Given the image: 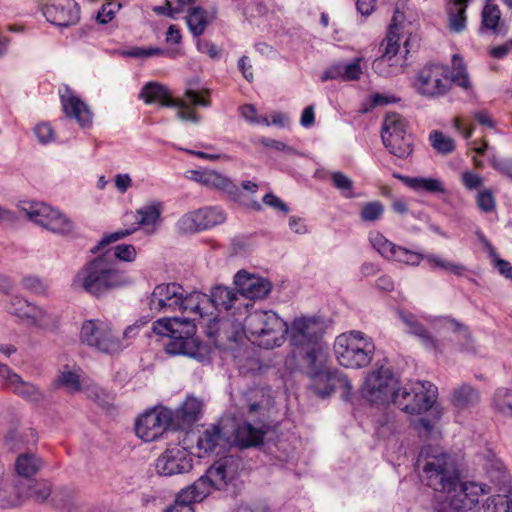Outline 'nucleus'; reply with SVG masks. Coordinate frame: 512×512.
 <instances>
[{
	"mask_svg": "<svg viewBox=\"0 0 512 512\" xmlns=\"http://www.w3.org/2000/svg\"><path fill=\"white\" fill-rule=\"evenodd\" d=\"M479 393L470 385H462L453 392L452 402L458 410H465L479 402Z\"/></svg>",
	"mask_w": 512,
	"mask_h": 512,
	"instance_id": "58836bf2",
	"label": "nucleus"
},
{
	"mask_svg": "<svg viewBox=\"0 0 512 512\" xmlns=\"http://www.w3.org/2000/svg\"><path fill=\"white\" fill-rule=\"evenodd\" d=\"M28 499L27 483L15 476H3L0 479V507L13 508Z\"/></svg>",
	"mask_w": 512,
	"mask_h": 512,
	"instance_id": "bb28decb",
	"label": "nucleus"
},
{
	"mask_svg": "<svg viewBox=\"0 0 512 512\" xmlns=\"http://www.w3.org/2000/svg\"><path fill=\"white\" fill-rule=\"evenodd\" d=\"M462 185L468 191L482 190L484 187V178L481 174L474 170H465L460 175Z\"/></svg>",
	"mask_w": 512,
	"mask_h": 512,
	"instance_id": "603ef678",
	"label": "nucleus"
},
{
	"mask_svg": "<svg viewBox=\"0 0 512 512\" xmlns=\"http://www.w3.org/2000/svg\"><path fill=\"white\" fill-rule=\"evenodd\" d=\"M0 382L6 389L28 401L40 402L44 398L43 393L37 386L24 381L20 375L2 363H0Z\"/></svg>",
	"mask_w": 512,
	"mask_h": 512,
	"instance_id": "393cba45",
	"label": "nucleus"
},
{
	"mask_svg": "<svg viewBox=\"0 0 512 512\" xmlns=\"http://www.w3.org/2000/svg\"><path fill=\"white\" fill-rule=\"evenodd\" d=\"M263 203L275 210L281 211L284 214H287L290 211L289 207L273 193H267L263 197Z\"/></svg>",
	"mask_w": 512,
	"mask_h": 512,
	"instance_id": "338daca9",
	"label": "nucleus"
},
{
	"mask_svg": "<svg viewBox=\"0 0 512 512\" xmlns=\"http://www.w3.org/2000/svg\"><path fill=\"white\" fill-rule=\"evenodd\" d=\"M477 207L484 213L492 212L496 207V199L492 189L483 188L476 194Z\"/></svg>",
	"mask_w": 512,
	"mask_h": 512,
	"instance_id": "5fc2aeb1",
	"label": "nucleus"
},
{
	"mask_svg": "<svg viewBox=\"0 0 512 512\" xmlns=\"http://www.w3.org/2000/svg\"><path fill=\"white\" fill-rule=\"evenodd\" d=\"M226 214L220 207H205L183 215L177 222V228L185 234L212 228L222 224Z\"/></svg>",
	"mask_w": 512,
	"mask_h": 512,
	"instance_id": "aec40b11",
	"label": "nucleus"
},
{
	"mask_svg": "<svg viewBox=\"0 0 512 512\" xmlns=\"http://www.w3.org/2000/svg\"><path fill=\"white\" fill-rule=\"evenodd\" d=\"M484 512H512V495H494L487 499Z\"/></svg>",
	"mask_w": 512,
	"mask_h": 512,
	"instance_id": "09e8293b",
	"label": "nucleus"
},
{
	"mask_svg": "<svg viewBox=\"0 0 512 512\" xmlns=\"http://www.w3.org/2000/svg\"><path fill=\"white\" fill-rule=\"evenodd\" d=\"M79 340L93 350L110 355L121 352L126 345L122 342L120 334L113 324L100 318L83 321Z\"/></svg>",
	"mask_w": 512,
	"mask_h": 512,
	"instance_id": "1a4fd4ad",
	"label": "nucleus"
},
{
	"mask_svg": "<svg viewBox=\"0 0 512 512\" xmlns=\"http://www.w3.org/2000/svg\"><path fill=\"white\" fill-rule=\"evenodd\" d=\"M179 312L184 317H163L153 322L155 334L169 338L165 351L169 355H185L200 362L206 359L207 348L199 343L194 335L196 322H212L213 305L209 295L199 290H187L181 299Z\"/></svg>",
	"mask_w": 512,
	"mask_h": 512,
	"instance_id": "f257e3e1",
	"label": "nucleus"
},
{
	"mask_svg": "<svg viewBox=\"0 0 512 512\" xmlns=\"http://www.w3.org/2000/svg\"><path fill=\"white\" fill-rule=\"evenodd\" d=\"M430 141L434 149L439 153L447 154L454 150V140L439 131H433L430 134Z\"/></svg>",
	"mask_w": 512,
	"mask_h": 512,
	"instance_id": "864d4df0",
	"label": "nucleus"
},
{
	"mask_svg": "<svg viewBox=\"0 0 512 512\" xmlns=\"http://www.w3.org/2000/svg\"><path fill=\"white\" fill-rule=\"evenodd\" d=\"M494 404L503 415L512 416V394L508 389H497L494 396Z\"/></svg>",
	"mask_w": 512,
	"mask_h": 512,
	"instance_id": "3c124183",
	"label": "nucleus"
},
{
	"mask_svg": "<svg viewBox=\"0 0 512 512\" xmlns=\"http://www.w3.org/2000/svg\"><path fill=\"white\" fill-rule=\"evenodd\" d=\"M257 142L266 148L274 149L277 151H282L287 154L295 153V150L292 147L287 146L285 143L278 141V140H274V139H270V138H266V137H260L257 140Z\"/></svg>",
	"mask_w": 512,
	"mask_h": 512,
	"instance_id": "0e129e2a",
	"label": "nucleus"
},
{
	"mask_svg": "<svg viewBox=\"0 0 512 512\" xmlns=\"http://www.w3.org/2000/svg\"><path fill=\"white\" fill-rule=\"evenodd\" d=\"M21 213L30 221L58 235H69L75 229L74 222L61 211L43 202L23 201Z\"/></svg>",
	"mask_w": 512,
	"mask_h": 512,
	"instance_id": "9b49d317",
	"label": "nucleus"
},
{
	"mask_svg": "<svg viewBox=\"0 0 512 512\" xmlns=\"http://www.w3.org/2000/svg\"><path fill=\"white\" fill-rule=\"evenodd\" d=\"M412 85L415 91L424 97L443 96L451 88L448 68L441 64H428L416 73Z\"/></svg>",
	"mask_w": 512,
	"mask_h": 512,
	"instance_id": "4468645a",
	"label": "nucleus"
},
{
	"mask_svg": "<svg viewBox=\"0 0 512 512\" xmlns=\"http://www.w3.org/2000/svg\"><path fill=\"white\" fill-rule=\"evenodd\" d=\"M451 82H454L465 91L472 90V84L469 79L466 66L463 59L458 55H454L452 58V76L450 78V83Z\"/></svg>",
	"mask_w": 512,
	"mask_h": 512,
	"instance_id": "a18cd8bd",
	"label": "nucleus"
},
{
	"mask_svg": "<svg viewBox=\"0 0 512 512\" xmlns=\"http://www.w3.org/2000/svg\"><path fill=\"white\" fill-rule=\"evenodd\" d=\"M500 10L495 5H486L482 11V24L485 28L497 32Z\"/></svg>",
	"mask_w": 512,
	"mask_h": 512,
	"instance_id": "4d7b16f0",
	"label": "nucleus"
},
{
	"mask_svg": "<svg viewBox=\"0 0 512 512\" xmlns=\"http://www.w3.org/2000/svg\"><path fill=\"white\" fill-rule=\"evenodd\" d=\"M24 481L27 483L28 498H33L35 501L41 502L50 496L51 488L48 483L37 482L31 485L30 480Z\"/></svg>",
	"mask_w": 512,
	"mask_h": 512,
	"instance_id": "13d9d810",
	"label": "nucleus"
},
{
	"mask_svg": "<svg viewBox=\"0 0 512 512\" xmlns=\"http://www.w3.org/2000/svg\"><path fill=\"white\" fill-rule=\"evenodd\" d=\"M191 453L181 445L167 447L156 459L155 469L159 475L173 476L187 473L193 467Z\"/></svg>",
	"mask_w": 512,
	"mask_h": 512,
	"instance_id": "6ab92c4d",
	"label": "nucleus"
},
{
	"mask_svg": "<svg viewBox=\"0 0 512 512\" xmlns=\"http://www.w3.org/2000/svg\"><path fill=\"white\" fill-rule=\"evenodd\" d=\"M56 388H64L69 393L83 392L88 398L98 399L102 393L101 389L95 384H89L82 377V370L79 366L65 364L61 366L53 380Z\"/></svg>",
	"mask_w": 512,
	"mask_h": 512,
	"instance_id": "f3484780",
	"label": "nucleus"
},
{
	"mask_svg": "<svg viewBox=\"0 0 512 512\" xmlns=\"http://www.w3.org/2000/svg\"><path fill=\"white\" fill-rule=\"evenodd\" d=\"M31 306H32V303L28 302L26 299H23L20 297H14L11 300L9 310L12 314H15L19 318H22L25 320L28 312L30 311Z\"/></svg>",
	"mask_w": 512,
	"mask_h": 512,
	"instance_id": "e2e57ef3",
	"label": "nucleus"
},
{
	"mask_svg": "<svg viewBox=\"0 0 512 512\" xmlns=\"http://www.w3.org/2000/svg\"><path fill=\"white\" fill-rule=\"evenodd\" d=\"M324 321L317 316H300L287 324L290 343L301 361L308 363L312 371H319L328 358V347L323 341Z\"/></svg>",
	"mask_w": 512,
	"mask_h": 512,
	"instance_id": "20e7f679",
	"label": "nucleus"
},
{
	"mask_svg": "<svg viewBox=\"0 0 512 512\" xmlns=\"http://www.w3.org/2000/svg\"><path fill=\"white\" fill-rule=\"evenodd\" d=\"M382 142L391 154L399 158H405L412 152V139L408 133L399 136L386 135Z\"/></svg>",
	"mask_w": 512,
	"mask_h": 512,
	"instance_id": "e433bc0d",
	"label": "nucleus"
},
{
	"mask_svg": "<svg viewBox=\"0 0 512 512\" xmlns=\"http://www.w3.org/2000/svg\"><path fill=\"white\" fill-rule=\"evenodd\" d=\"M397 16L395 15L392 19V23L389 26L386 38L382 42L384 46V52L381 57L375 60L374 67L376 70H380L382 66L387 64L394 56L397 55L400 49L401 40V26L396 23Z\"/></svg>",
	"mask_w": 512,
	"mask_h": 512,
	"instance_id": "2f4dec72",
	"label": "nucleus"
},
{
	"mask_svg": "<svg viewBox=\"0 0 512 512\" xmlns=\"http://www.w3.org/2000/svg\"><path fill=\"white\" fill-rule=\"evenodd\" d=\"M427 484L435 491L446 494L445 504L451 511L471 509L480 495L487 494L490 488L476 482H459V472L454 459L438 447H423L417 459Z\"/></svg>",
	"mask_w": 512,
	"mask_h": 512,
	"instance_id": "f03ea898",
	"label": "nucleus"
},
{
	"mask_svg": "<svg viewBox=\"0 0 512 512\" xmlns=\"http://www.w3.org/2000/svg\"><path fill=\"white\" fill-rule=\"evenodd\" d=\"M132 282V277L105 252L85 263L73 276L71 286L99 298Z\"/></svg>",
	"mask_w": 512,
	"mask_h": 512,
	"instance_id": "7ed1b4c3",
	"label": "nucleus"
},
{
	"mask_svg": "<svg viewBox=\"0 0 512 512\" xmlns=\"http://www.w3.org/2000/svg\"><path fill=\"white\" fill-rule=\"evenodd\" d=\"M146 103L159 102L165 107L177 108V117L182 121L198 123L201 117L196 107H209L211 105L210 91L208 89L194 90L188 88L181 98H174L169 91L157 83L145 85L140 94Z\"/></svg>",
	"mask_w": 512,
	"mask_h": 512,
	"instance_id": "39448f33",
	"label": "nucleus"
},
{
	"mask_svg": "<svg viewBox=\"0 0 512 512\" xmlns=\"http://www.w3.org/2000/svg\"><path fill=\"white\" fill-rule=\"evenodd\" d=\"M404 133H407V122L406 120L397 113H388L385 116L381 138L384 139V136H399Z\"/></svg>",
	"mask_w": 512,
	"mask_h": 512,
	"instance_id": "c03bdc74",
	"label": "nucleus"
},
{
	"mask_svg": "<svg viewBox=\"0 0 512 512\" xmlns=\"http://www.w3.org/2000/svg\"><path fill=\"white\" fill-rule=\"evenodd\" d=\"M234 284L241 296L250 300L263 299L272 289V284L268 279L245 270L236 273Z\"/></svg>",
	"mask_w": 512,
	"mask_h": 512,
	"instance_id": "a878e982",
	"label": "nucleus"
},
{
	"mask_svg": "<svg viewBox=\"0 0 512 512\" xmlns=\"http://www.w3.org/2000/svg\"><path fill=\"white\" fill-rule=\"evenodd\" d=\"M190 489L187 487L183 489L177 496L176 501L165 512H194L192 503L200 502L203 500V493L196 495L189 493Z\"/></svg>",
	"mask_w": 512,
	"mask_h": 512,
	"instance_id": "79ce46f5",
	"label": "nucleus"
},
{
	"mask_svg": "<svg viewBox=\"0 0 512 512\" xmlns=\"http://www.w3.org/2000/svg\"><path fill=\"white\" fill-rule=\"evenodd\" d=\"M238 470V461L226 456L215 461L194 484L189 486V493L196 495L203 493V499L211 492L212 489L221 490L235 477Z\"/></svg>",
	"mask_w": 512,
	"mask_h": 512,
	"instance_id": "ddd939ff",
	"label": "nucleus"
},
{
	"mask_svg": "<svg viewBox=\"0 0 512 512\" xmlns=\"http://www.w3.org/2000/svg\"><path fill=\"white\" fill-rule=\"evenodd\" d=\"M383 214L384 205L380 201H371L362 206L360 218L365 222H375L381 219Z\"/></svg>",
	"mask_w": 512,
	"mask_h": 512,
	"instance_id": "8fccbe9b",
	"label": "nucleus"
},
{
	"mask_svg": "<svg viewBox=\"0 0 512 512\" xmlns=\"http://www.w3.org/2000/svg\"><path fill=\"white\" fill-rule=\"evenodd\" d=\"M491 165L492 167L497 170L499 173L507 176L508 178L512 179V162L509 160H502V159H491Z\"/></svg>",
	"mask_w": 512,
	"mask_h": 512,
	"instance_id": "774afa93",
	"label": "nucleus"
},
{
	"mask_svg": "<svg viewBox=\"0 0 512 512\" xmlns=\"http://www.w3.org/2000/svg\"><path fill=\"white\" fill-rule=\"evenodd\" d=\"M361 58H356L350 63L338 62L328 67L322 74L321 80L355 81L362 75Z\"/></svg>",
	"mask_w": 512,
	"mask_h": 512,
	"instance_id": "7c9ffc66",
	"label": "nucleus"
},
{
	"mask_svg": "<svg viewBox=\"0 0 512 512\" xmlns=\"http://www.w3.org/2000/svg\"><path fill=\"white\" fill-rule=\"evenodd\" d=\"M34 134L41 144H48L54 141L55 134L51 125L48 123H39L34 128Z\"/></svg>",
	"mask_w": 512,
	"mask_h": 512,
	"instance_id": "680f3d73",
	"label": "nucleus"
},
{
	"mask_svg": "<svg viewBox=\"0 0 512 512\" xmlns=\"http://www.w3.org/2000/svg\"><path fill=\"white\" fill-rule=\"evenodd\" d=\"M193 179L200 184L214 188L220 191H223L237 199L241 204L246 205L247 207L259 211L261 210V204L257 201H251L249 203H243L240 200V191L236 184H234L228 177L225 175L218 173L213 170H205V171H193Z\"/></svg>",
	"mask_w": 512,
	"mask_h": 512,
	"instance_id": "b1692460",
	"label": "nucleus"
},
{
	"mask_svg": "<svg viewBox=\"0 0 512 512\" xmlns=\"http://www.w3.org/2000/svg\"><path fill=\"white\" fill-rule=\"evenodd\" d=\"M405 185L415 191H425L429 193H445L443 182L437 178L426 177H404Z\"/></svg>",
	"mask_w": 512,
	"mask_h": 512,
	"instance_id": "4c0bfd02",
	"label": "nucleus"
},
{
	"mask_svg": "<svg viewBox=\"0 0 512 512\" xmlns=\"http://www.w3.org/2000/svg\"><path fill=\"white\" fill-rule=\"evenodd\" d=\"M184 287L178 283H162L154 287L149 308L152 312L166 314L179 311Z\"/></svg>",
	"mask_w": 512,
	"mask_h": 512,
	"instance_id": "4be33fe9",
	"label": "nucleus"
},
{
	"mask_svg": "<svg viewBox=\"0 0 512 512\" xmlns=\"http://www.w3.org/2000/svg\"><path fill=\"white\" fill-rule=\"evenodd\" d=\"M171 410L156 407L141 414L135 422L136 435L145 442L158 439L171 425Z\"/></svg>",
	"mask_w": 512,
	"mask_h": 512,
	"instance_id": "dca6fc26",
	"label": "nucleus"
},
{
	"mask_svg": "<svg viewBox=\"0 0 512 512\" xmlns=\"http://www.w3.org/2000/svg\"><path fill=\"white\" fill-rule=\"evenodd\" d=\"M242 117L249 123L254 125L270 126V120L267 116L258 115L254 105L245 104L240 107Z\"/></svg>",
	"mask_w": 512,
	"mask_h": 512,
	"instance_id": "bf43d9fd",
	"label": "nucleus"
},
{
	"mask_svg": "<svg viewBox=\"0 0 512 512\" xmlns=\"http://www.w3.org/2000/svg\"><path fill=\"white\" fill-rule=\"evenodd\" d=\"M398 390V380L388 368H379L366 377L362 387L363 396L373 404L394 403Z\"/></svg>",
	"mask_w": 512,
	"mask_h": 512,
	"instance_id": "2eb2a0df",
	"label": "nucleus"
},
{
	"mask_svg": "<svg viewBox=\"0 0 512 512\" xmlns=\"http://www.w3.org/2000/svg\"><path fill=\"white\" fill-rule=\"evenodd\" d=\"M62 110L65 116L75 120L81 128H89L93 122V113L89 106L80 99L67 85L59 88Z\"/></svg>",
	"mask_w": 512,
	"mask_h": 512,
	"instance_id": "5701e85b",
	"label": "nucleus"
},
{
	"mask_svg": "<svg viewBox=\"0 0 512 512\" xmlns=\"http://www.w3.org/2000/svg\"><path fill=\"white\" fill-rule=\"evenodd\" d=\"M328 359L324 362L319 371H312L308 363L302 362V367L311 378V389L321 397L328 396L334 389L344 388L350 391L352 386L349 380L337 371H331L327 365Z\"/></svg>",
	"mask_w": 512,
	"mask_h": 512,
	"instance_id": "412c9836",
	"label": "nucleus"
},
{
	"mask_svg": "<svg viewBox=\"0 0 512 512\" xmlns=\"http://www.w3.org/2000/svg\"><path fill=\"white\" fill-rule=\"evenodd\" d=\"M197 50L202 54H207L212 59L219 58V50L212 42L200 39V37L196 40Z\"/></svg>",
	"mask_w": 512,
	"mask_h": 512,
	"instance_id": "69168bd1",
	"label": "nucleus"
},
{
	"mask_svg": "<svg viewBox=\"0 0 512 512\" xmlns=\"http://www.w3.org/2000/svg\"><path fill=\"white\" fill-rule=\"evenodd\" d=\"M216 19V10H205L200 6L188 10L186 23L191 34L198 38L204 34L206 28Z\"/></svg>",
	"mask_w": 512,
	"mask_h": 512,
	"instance_id": "473e14b6",
	"label": "nucleus"
},
{
	"mask_svg": "<svg viewBox=\"0 0 512 512\" xmlns=\"http://www.w3.org/2000/svg\"><path fill=\"white\" fill-rule=\"evenodd\" d=\"M437 396V388L427 381H410L398 387L394 404L408 414H421L432 408Z\"/></svg>",
	"mask_w": 512,
	"mask_h": 512,
	"instance_id": "9d476101",
	"label": "nucleus"
},
{
	"mask_svg": "<svg viewBox=\"0 0 512 512\" xmlns=\"http://www.w3.org/2000/svg\"><path fill=\"white\" fill-rule=\"evenodd\" d=\"M209 298L213 305V318L212 322L216 324V315L215 311L219 309H223L226 311L234 310L233 314H236L237 311L243 306L245 309L249 307V304L245 302V299L240 297L236 292H234L231 288L226 286H215L211 289Z\"/></svg>",
	"mask_w": 512,
	"mask_h": 512,
	"instance_id": "c85d7f7f",
	"label": "nucleus"
},
{
	"mask_svg": "<svg viewBox=\"0 0 512 512\" xmlns=\"http://www.w3.org/2000/svg\"><path fill=\"white\" fill-rule=\"evenodd\" d=\"M375 353L371 337L357 330L338 335L334 341V354L338 363L350 369L368 366Z\"/></svg>",
	"mask_w": 512,
	"mask_h": 512,
	"instance_id": "6e6552de",
	"label": "nucleus"
},
{
	"mask_svg": "<svg viewBox=\"0 0 512 512\" xmlns=\"http://www.w3.org/2000/svg\"><path fill=\"white\" fill-rule=\"evenodd\" d=\"M244 329L250 341L264 349L280 347L286 340L287 323L272 310L249 313Z\"/></svg>",
	"mask_w": 512,
	"mask_h": 512,
	"instance_id": "423d86ee",
	"label": "nucleus"
},
{
	"mask_svg": "<svg viewBox=\"0 0 512 512\" xmlns=\"http://www.w3.org/2000/svg\"><path fill=\"white\" fill-rule=\"evenodd\" d=\"M164 204L159 200H151L136 209L133 218L136 227L133 229H122L109 234H105L98 244V249L108 244L114 243L124 237L131 235L137 229H142L146 234H154L162 223V213Z\"/></svg>",
	"mask_w": 512,
	"mask_h": 512,
	"instance_id": "f8f14e48",
	"label": "nucleus"
},
{
	"mask_svg": "<svg viewBox=\"0 0 512 512\" xmlns=\"http://www.w3.org/2000/svg\"><path fill=\"white\" fill-rule=\"evenodd\" d=\"M25 320L40 329H50L55 326L54 315L46 308L32 304Z\"/></svg>",
	"mask_w": 512,
	"mask_h": 512,
	"instance_id": "ea45409f",
	"label": "nucleus"
},
{
	"mask_svg": "<svg viewBox=\"0 0 512 512\" xmlns=\"http://www.w3.org/2000/svg\"><path fill=\"white\" fill-rule=\"evenodd\" d=\"M42 461L39 457L32 453H22L15 460V471L18 476L29 480L42 467Z\"/></svg>",
	"mask_w": 512,
	"mask_h": 512,
	"instance_id": "c9c22d12",
	"label": "nucleus"
},
{
	"mask_svg": "<svg viewBox=\"0 0 512 512\" xmlns=\"http://www.w3.org/2000/svg\"><path fill=\"white\" fill-rule=\"evenodd\" d=\"M431 325L433 329L443 335L454 333L466 338L469 334L466 326L449 317H437L431 321Z\"/></svg>",
	"mask_w": 512,
	"mask_h": 512,
	"instance_id": "a19ab883",
	"label": "nucleus"
},
{
	"mask_svg": "<svg viewBox=\"0 0 512 512\" xmlns=\"http://www.w3.org/2000/svg\"><path fill=\"white\" fill-rule=\"evenodd\" d=\"M400 320L406 327V331L408 333H411L415 336H417L422 343L427 348H436L435 343L433 339L430 337L427 330L424 328V326L418 321L415 315L404 312V311H398L397 312Z\"/></svg>",
	"mask_w": 512,
	"mask_h": 512,
	"instance_id": "f704fd0d",
	"label": "nucleus"
},
{
	"mask_svg": "<svg viewBox=\"0 0 512 512\" xmlns=\"http://www.w3.org/2000/svg\"><path fill=\"white\" fill-rule=\"evenodd\" d=\"M449 28L454 32H462L466 27V8L468 0H446Z\"/></svg>",
	"mask_w": 512,
	"mask_h": 512,
	"instance_id": "72a5a7b5",
	"label": "nucleus"
},
{
	"mask_svg": "<svg viewBox=\"0 0 512 512\" xmlns=\"http://www.w3.org/2000/svg\"><path fill=\"white\" fill-rule=\"evenodd\" d=\"M46 19L57 26L76 24L80 18V9L73 0H66L63 4L49 5L44 10Z\"/></svg>",
	"mask_w": 512,
	"mask_h": 512,
	"instance_id": "c756f323",
	"label": "nucleus"
},
{
	"mask_svg": "<svg viewBox=\"0 0 512 512\" xmlns=\"http://www.w3.org/2000/svg\"><path fill=\"white\" fill-rule=\"evenodd\" d=\"M330 179L336 189H338L341 195L347 199L355 197L353 191V180L346 174L340 171H334L330 173Z\"/></svg>",
	"mask_w": 512,
	"mask_h": 512,
	"instance_id": "de8ad7c7",
	"label": "nucleus"
},
{
	"mask_svg": "<svg viewBox=\"0 0 512 512\" xmlns=\"http://www.w3.org/2000/svg\"><path fill=\"white\" fill-rule=\"evenodd\" d=\"M368 239L372 247L387 260L418 266L423 259L421 253L394 244L379 231L369 232Z\"/></svg>",
	"mask_w": 512,
	"mask_h": 512,
	"instance_id": "a211bd4d",
	"label": "nucleus"
},
{
	"mask_svg": "<svg viewBox=\"0 0 512 512\" xmlns=\"http://www.w3.org/2000/svg\"><path fill=\"white\" fill-rule=\"evenodd\" d=\"M231 442L225 438L217 425H210L198 436L196 449L198 457L218 455L224 451Z\"/></svg>",
	"mask_w": 512,
	"mask_h": 512,
	"instance_id": "cd10ccee",
	"label": "nucleus"
},
{
	"mask_svg": "<svg viewBox=\"0 0 512 512\" xmlns=\"http://www.w3.org/2000/svg\"><path fill=\"white\" fill-rule=\"evenodd\" d=\"M112 253L107 251L111 258H116L123 262H133L137 257V251L131 244H119L111 249Z\"/></svg>",
	"mask_w": 512,
	"mask_h": 512,
	"instance_id": "6e6d98bb",
	"label": "nucleus"
},
{
	"mask_svg": "<svg viewBox=\"0 0 512 512\" xmlns=\"http://www.w3.org/2000/svg\"><path fill=\"white\" fill-rule=\"evenodd\" d=\"M120 8L121 4L117 0H109L107 3L102 5L97 14V21L101 24L110 22Z\"/></svg>",
	"mask_w": 512,
	"mask_h": 512,
	"instance_id": "052dcab7",
	"label": "nucleus"
},
{
	"mask_svg": "<svg viewBox=\"0 0 512 512\" xmlns=\"http://www.w3.org/2000/svg\"><path fill=\"white\" fill-rule=\"evenodd\" d=\"M202 403L195 397H188L177 409V417L185 424H190L198 419Z\"/></svg>",
	"mask_w": 512,
	"mask_h": 512,
	"instance_id": "37998d69",
	"label": "nucleus"
},
{
	"mask_svg": "<svg viewBox=\"0 0 512 512\" xmlns=\"http://www.w3.org/2000/svg\"><path fill=\"white\" fill-rule=\"evenodd\" d=\"M263 393L259 390H250L244 395L245 404L243 408L247 409V420L237 424L234 430L232 443L240 448L258 446L263 442L267 433V424L265 419V409L259 398Z\"/></svg>",
	"mask_w": 512,
	"mask_h": 512,
	"instance_id": "0eeeda50",
	"label": "nucleus"
},
{
	"mask_svg": "<svg viewBox=\"0 0 512 512\" xmlns=\"http://www.w3.org/2000/svg\"><path fill=\"white\" fill-rule=\"evenodd\" d=\"M422 256V261L426 260L431 269H441L455 275H461L465 271L464 266L451 262L439 255L428 254Z\"/></svg>",
	"mask_w": 512,
	"mask_h": 512,
	"instance_id": "49530a36",
	"label": "nucleus"
}]
</instances>
